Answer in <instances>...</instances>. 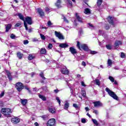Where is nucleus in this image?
Listing matches in <instances>:
<instances>
[{
  "label": "nucleus",
  "instance_id": "obj_63",
  "mask_svg": "<svg viewBox=\"0 0 126 126\" xmlns=\"http://www.w3.org/2000/svg\"><path fill=\"white\" fill-rule=\"evenodd\" d=\"M34 126H39V124H38V123L36 122L34 123Z\"/></svg>",
  "mask_w": 126,
  "mask_h": 126
},
{
  "label": "nucleus",
  "instance_id": "obj_31",
  "mask_svg": "<svg viewBox=\"0 0 126 126\" xmlns=\"http://www.w3.org/2000/svg\"><path fill=\"white\" fill-rule=\"evenodd\" d=\"M82 95L83 97L86 96V92L84 90H82Z\"/></svg>",
  "mask_w": 126,
  "mask_h": 126
},
{
  "label": "nucleus",
  "instance_id": "obj_64",
  "mask_svg": "<svg viewBox=\"0 0 126 126\" xmlns=\"http://www.w3.org/2000/svg\"><path fill=\"white\" fill-rule=\"evenodd\" d=\"M87 116H88V117H89V118H91V115H90V114H89V113H87Z\"/></svg>",
  "mask_w": 126,
  "mask_h": 126
},
{
  "label": "nucleus",
  "instance_id": "obj_23",
  "mask_svg": "<svg viewBox=\"0 0 126 126\" xmlns=\"http://www.w3.org/2000/svg\"><path fill=\"white\" fill-rule=\"evenodd\" d=\"M47 53V50L45 48H41L40 50V54L45 55Z\"/></svg>",
  "mask_w": 126,
  "mask_h": 126
},
{
  "label": "nucleus",
  "instance_id": "obj_41",
  "mask_svg": "<svg viewBox=\"0 0 126 126\" xmlns=\"http://www.w3.org/2000/svg\"><path fill=\"white\" fill-rule=\"evenodd\" d=\"M88 25L90 26V28L91 29H94V26H93V25H92L91 23H89Z\"/></svg>",
  "mask_w": 126,
  "mask_h": 126
},
{
  "label": "nucleus",
  "instance_id": "obj_54",
  "mask_svg": "<svg viewBox=\"0 0 126 126\" xmlns=\"http://www.w3.org/2000/svg\"><path fill=\"white\" fill-rule=\"evenodd\" d=\"M82 65L83 66H86V63L84 61L82 62Z\"/></svg>",
  "mask_w": 126,
  "mask_h": 126
},
{
  "label": "nucleus",
  "instance_id": "obj_2",
  "mask_svg": "<svg viewBox=\"0 0 126 126\" xmlns=\"http://www.w3.org/2000/svg\"><path fill=\"white\" fill-rule=\"evenodd\" d=\"M1 113H2L5 117H9V115L12 113L11 109L9 108H3L1 110Z\"/></svg>",
  "mask_w": 126,
  "mask_h": 126
},
{
  "label": "nucleus",
  "instance_id": "obj_55",
  "mask_svg": "<svg viewBox=\"0 0 126 126\" xmlns=\"http://www.w3.org/2000/svg\"><path fill=\"white\" fill-rule=\"evenodd\" d=\"M81 85H82V86H84V87H85V86H86L84 82H81Z\"/></svg>",
  "mask_w": 126,
  "mask_h": 126
},
{
  "label": "nucleus",
  "instance_id": "obj_40",
  "mask_svg": "<svg viewBox=\"0 0 126 126\" xmlns=\"http://www.w3.org/2000/svg\"><path fill=\"white\" fill-rule=\"evenodd\" d=\"M15 38H16V36H15V35H14V34L12 33L10 35V38L11 39H15Z\"/></svg>",
  "mask_w": 126,
  "mask_h": 126
},
{
  "label": "nucleus",
  "instance_id": "obj_38",
  "mask_svg": "<svg viewBox=\"0 0 126 126\" xmlns=\"http://www.w3.org/2000/svg\"><path fill=\"white\" fill-rule=\"evenodd\" d=\"M41 118H42L43 120H47V119H48V115H46L42 116Z\"/></svg>",
  "mask_w": 126,
  "mask_h": 126
},
{
  "label": "nucleus",
  "instance_id": "obj_57",
  "mask_svg": "<svg viewBox=\"0 0 126 126\" xmlns=\"http://www.w3.org/2000/svg\"><path fill=\"white\" fill-rule=\"evenodd\" d=\"M94 113L95 115H98V111H97V110H94Z\"/></svg>",
  "mask_w": 126,
  "mask_h": 126
},
{
  "label": "nucleus",
  "instance_id": "obj_50",
  "mask_svg": "<svg viewBox=\"0 0 126 126\" xmlns=\"http://www.w3.org/2000/svg\"><path fill=\"white\" fill-rule=\"evenodd\" d=\"M73 106L75 108V109H78V105H77V104L74 103Z\"/></svg>",
  "mask_w": 126,
  "mask_h": 126
},
{
  "label": "nucleus",
  "instance_id": "obj_42",
  "mask_svg": "<svg viewBox=\"0 0 126 126\" xmlns=\"http://www.w3.org/2000/svg\"><path fill=\"white\" fill-rule=\"evenodd\" d=\"M56 100L58 102L60 106H61V100H60V97H56Z\"/></svg>",
  "mask_w": 126,
  "mask_h": 126
},
{
  "label": "nucleus",
  "instance_id": "obj_4",
  "mask_svg": "<svg viewBox=\"0 0 126 126\" xmlns=\"http://www.w3.org/2000/svg\"><path fill=\"white\" fill-rule=\"evenodd\" d=\"M77 47H78L79 50H80V49H83L84 51H87V50H88V46H87V44H80V42H79V41L77 42Z\"/></svg>",
  "mask_w": 126,
  "mask_h": 126
},
{
  "label": "nucleus",
  "instance_id": "obj_14",
  "mask_svg": "<svg viewBox=\"0 0 126 126\" xmlns=\"http://www.w3.org/2000/svg\"><path fill=\"white\" fill-rule=\"evenodd\" d=\"M61 72L63 74H68L69 71L67 70L66 67H65L61 69Z\"/></svg>",
  "mask_w": 126,
  "mask_h": 126
},
{
  "label": "nucleus",
  "instance_id": "obj_26",
  "mask_svg": "<svg viewBox=\"0 0 126 126\" xmlns=\"http://www.w3.org/2000/svg\"><path fill=\"white\" fill-rule=\"evenodd\" d=\"M33 59H35V56L32 54H30L29 55L28 60H29V61H32V60H33Z\"/></svg>",
  "mask_w": 126,
  "mask_h": 126
},
{
  "label": "nucleus",
  "instance_id": "obj_35",
  "mask_svg": "<svg viewBox=\"0 0 126 126\" xmlns=\"http://www.w3.org/2000/svg\"><path fill=\"white\" fill-rule=\"evenodd\" d=\"M93 122L94 123V125H95V126H98V122L97 121V120H96L95 119H92Z\"/></svg>",
  "mask_w": 126,
  "mask_h": 126
},
{
  "label": "nucleus",
  "instance_id": "obj_53",
  "mask_svg": "<svg viewBox=\"0 0 126 126\" xmlns=\"http://www.w3.org/2000/svg\"><path fill=\"white\" fill-rule=\"evenodd\" d=\"M4 95V92H2L0 94V98H1V97H3Z\"/></svg>",
  "mask_w": 126,
  "mask_h": 126
},
{
  "label": "nucleus",
  "instance_id": "obj_1",
  "mask_svg": "<svg viewBox=\"0 0 126 126\" xmlns=\"http://www.w3.org/2000/svg\"><path fill=\"white\" fill-rule=\"evenodd\" d=\"M105 91L107 92L109 96L113 98V99H115V100L119 99V98L118 97V96H117V94H116L115 93L111 91V90H110V89H109L108 88H106L105 89Z\"/></svg>",
  "mask_w": 126,
  "mask_h": 126
},
{
  "label": "nucleus",
  "instance_id": "obj_61",
  "mask_svg": "<svg viewBox=\"0 0 126 126\" xmlns=\"http://www.w3.org/2000/svg\"><path fill=\"white\" fill-rule=\"evenodd\" d=\"M38 41V39L37 38H33L32 39V42H37Z\"/></svg>",
  "mask_w": 126,
  "mask_h": 126
},
{
  "label": "nucleus",
  "instance_id": "obj_36",
  "mask_svg": "<svg viewBox=\"0 0 126 126\" xmlns=\"http://www.w3.org/2000/svg\"><path fill=\"white\" fill-rule=\"evenodd\" d=\"M21 25H22V23H17V24H16L15 25V27H20V26H21Z\"/></svg>",
  "mask_w": 126,
  "mask_h": 126
},
{
  "label": "nucleus",
  "instance_id": "obj_34",
  "mask_svg": "<svg viewBox=\"0 0 126 126\" xmlns=\"http://www.w3.org/2000/svg\"><path fill=\"white\" fill-rule=\"evenodd\" d=\"M50 10H51V7H50L49 6H47L45 7V11H46V12H49V11H50Z\"/></svg>",
  "mask_w": 126,
  "mask_h": 126
},
{
  "label": "nucleus",
  "instance_id": "obj_15",
  "mask_svg": "<svg viewBox=\"0 0 126 126\" xmlns=\"http://www.w3.org/2000/svg\"><path fill=\"white\" fill-rule=\"evenodd\" d=\"M69 52H70L72 55H75V54L77 53V52H76V49H74L73 47H70Z\"/></svg>",
  "mask_w": 126,
  "mask_h": 126
},
{
  "label": "nucleus",
  "instance_id": "obj_21",
  "mask_svg": "<svg viewBox=\"0 0 126 126\" xmlns=\"http://www.w3.org/2000/svg\"><path fill=\"white\" fill-rule=\"evenodd\" d=\"M84 13L85 14H90V13H91V11L90 10V9L88 8L85 9Z\"/></svg>",
  "mask_w": 126,
  "mask_h": 126
},
{
  "label": "nucleus",
  "instance_id": "obj_60",
  "mask_svg": "<svg viewBox=\"0 0 126 126\" xmlns=\"http://www.w3.org/2000/svg\"><path fill=\"white\" fill-rule=\"evenodd\" d=\"M109 26L108 25H106V26H105V29L106 30H109Z\"/></svg>",
  "mask_w": 126,
  "mask_h": 126
},
{
  "label": "nucleus",
  "instance_id": "obj_17",
  "mask_svg": "<svg viewBox=\"0 0 126 126\" xmlns=\"http://www.w3.org/2000/svg\"><path fill=\"white\" fill-rule=\"evenodd\" d=\"M28 100L26 99H21V102L23 106H25L27 104Z\"/></svg>",
  "mask_w": 126,
  "mask_h": 126
},
{
  "label": "nucleus",
  "instance_id": "obj_20",
  "mask_svg": "<svg viewBox=\"0 0 126 126\" xmlns=\"http://www.w3.org/2000/svg\"><path fill=\"white\" fill-rule=\"evenodd\" d=\"M107 19L110 24H112V25H114V22L113 21V17H108Z\"/></svg>",
  "mask_w": 126,
  "mask_h": 126
},
{
  "label": "nucleus",
  "instance_id": "obj_13",
  "mask_svg": "<svg viewBox=\"0 0 126 126\" xmlns=\"http://www.w3.org/2000/svg\"><path fill=\"white\" fill-rule=\"evenodd\" d=\"M37 12H38L40 16H44V15H45V13H44V11H43V10L40 8H37Z\"/></svg>",
  "mask_w": 126,
  "mask_h": 126
},
{
  "label": "nucleus",
  "instance_id": "obj_5",
  "mask_svg": "<svg viewBox=\"0 0 126 126\" xmlns=\"http://www.w3.org/2000/svg\"><path fill=\"white\" fill-rule=\"evenodd\" d=\"M18 16L19 17V18L21 19V20H23L24 21V25L25 27L26 30H28V27H27V24L25 22V20L24 19V16L21 14V13H19L18 14Z\"/></svg>",
  "mask_w": 126,
  "mask_h": 126
},
{
  "label": "nucleus",
  "instance_id": "obj_24",
  "mask_svg": "<svg viewBox=\"0 0 126 126\" xmlns=\"http://www.w3.org/2000/svg\"><path fill=\"white\" fill-rule=\"evenodd\" d=\"M107 64L108 66H112V64H113V61H112L111 59H108L107 61Z\"/></svg>",
  "mask_w": 126,
  "mask_h": 126
},
{
  "label": "nucleus",
  "instance_id": "obj_45",
  "mask_svg": "<svg viewBox=\"0 0 126 126\" xmlns=\"http://www.w3.org/2000/svg\"><path fill=\"white\" fill-rule=\"evenodd\" d=\"M81 122H82V124H85V123H86V119H85L84 118H82Z\"/></svg>",
  "mask_w": 126,
  "mask_h": 126
},
{
  "label": "nucleus",
  "instance_id": "obj_22",
  "mask_svg": "<svg viewBox=\"0 0 126 126\" xmlns=\"http://www.w3.org/2000/svg\"><path fill=\"white\" fill-rule=\"evenodd\" d=\"M76 17L79 22H82V18H80L78 13H76Z\"/></svg>",
  "mask_w": 126,
  "mask_h": 126
},
{
  "label": "nucleus",
  "instance_id": "obj_44",
  "mask_svg": "<svg viewBox=\"0 0 126 126\" xmlns=\"http://www.w3.org/2000/svg\"><path fill=\"white\" fill-rule=\"evenodd\" d=\"M47 25L48 26H52V25H53V23H52L51 21H49L47 23Z\"/></svg>",
  "mask_w": 126,
  "mask_h": 126
},
{
  "label": "nucleus",
  "instance_id": "obj_9",
  "mask_svg": "<svg viewBox=\"0 0 126 126\" xmlns=\"http://www.w3.org/2000/svg\"><path fill=\"white\" fill-rule=\"evenodd\" d=\"M19 122H20V119L17 117H13L11 119V122L15 125L18 124Z\"/></svg>",
  "mask_w": 126,
  "mask_h": 126
},
{
  "label": "nucleus",
  "instance_id": "obj_43",
  "mask_svg": "<svg viewBox=\"0 0 126 126\" xmlns=\"http://www.w3.org/2000/svg\"><path fill=\"white\" fill-rule=\"evenodd\" d=\"M40 38H41L42 40H45L46 39V37L42 34H40Z\"/></svg>",
  "mask_w": 126,
  "mask_h": 126
},
{
  "label": "nucleus",
  "instance_id": "obj_32",
  "mask_svg": "<svg viewBox=\"0 0 126 126\" xmlns=\"http://www.w3.org/2000/svg\"><path fill=\"white\" fill-rule=\"evenodd\" d=\"M39 76H40L42 79H46V78L44 76V73L42 72L40 73Z\"/></svg>",
  "mask_w": 126,
  "mask_h": 126
},
{
  "label": "nucleus",
  "instance_id": "obj_48",
  "mask_svg": "<svg viewBox=\"0 0 126 126\" xmlns=\"http://www.w3.org/2000/svg\"><path fill=\"white\" fill-rule=\"evenodd\" d=\"M23 43L24 45H27V44L29 43V41H28L27 40H24Z\"/></svg>",
  "mask_w": 126,
  "mask_h": 126
},
{
  "label": "nucleus",
  "instance_id": "obj_19",
  "mask_svg": "<svg viewBox=\"0 0 126 126\" xmlns=\"http://www.w3.org/2000/svg\"><path fill=\"white\" fill-rule=\"evenodd\" d=\"M59 47L63 48H67V47H68V45L66 43H61L59 45Z\"/></svg>",
  "mask_w": 126,
  "mask_h": 126
},
{
  "label": "nucleus",
  "instance_id": "obj_62",
  "mask_svg": "<svg viewBox=\"0 0 126 126\" xmlns=\"http://www.w3.org/2000/svg\"><path fill=\"white\" fill-rule=\"evenodd\" d=\"M85 109L86 112H88V111H89V108L88 107H85Z\"/></svg>",
  "mask_w": 126,
  "mask_h": 126
},
{
  "label": "nucleus",
  "instance_id": "obj_11",
  "mask_svg": "<svg viewBox=\"0 0 126 126\" xmlns=\"http://www.w3.org/2000/svg\"><path fill=\"white\" fill-rule=\"evenodd\" d=\"M25 22L27 23L29 25H31L32 24V19L30 17H27L25 18Z\"/></svg>",
  "mask_w": 126,
  "mask_h": 126
},
{
  "label": "nucleus",
  "instance_id": "obj_3",
  "mask_svg": "<svg viewBox=\"0 0 126 126\" xmlns=\"http://www.w3.org/2000/svg\"><path fill=\"white\" fill-rule=\"evenodd\" d=\"M15 88L18 92H20V91H22L23 89H24V86L22 83L17 82L15 84Z\"/></svg>",
  "mask_w": 126,
  "mask_h": 126
},
{
  "label": "nucleus",
  "instance_id": "obj_51",
  "mask_svg": "<svg viewBox=\"0 0 126 126\" xmlns=\"http://www.w3.org/2000/svg\"><path fill=\"white\" fill-rule=\"evenodd\" d=\"M125 53H124L123 52L121 53V58H124L125 57Z\"/></svg>",
  "mask_w": 126,
  "mask_h": 126
},
{
  "label": "nucleus",
  "instance_id": "obj_30",
  "mask_svg": "<svg viewBox=\"0 0 126 126\" xmlns=\"http://www.w3.org/2000/svg\"><path fill=\"white\" fill-rule=\"evenodd\" d=\"M17 57L18 58H19V59L20 60L21 59H22V57H23V54H22V53H21L20 52H19L17 54Z\"/></svg>",
  "mask_w": 126,
  "mask_h": 126
},
{
  "label": "nucleus",
  "instance_id": "obj_58",
  "mask_svg": "<svg viewBox=\"0 0 126 126\" xmlns=\"http://www.w3.org/2000/svg\"><path fill=\"white\" fill-rule=\"evenodd\" d=\"M54 92H55V93H58V92H60V91L58 89H56L54 90Z\"/></svg>",
  "mask_w": 126,
  "mask_h": 126
},
{
  "label": "nucleus",
  "instance_id": "obj_47",
  "mask_svg": "<svg viewBox=\"0 0 126 126\" xmlns=\"http://www.w3.org/2000/svg\"><path fill=\"white\" fill-rule=\"evenodd\" d=\"M63 19L64 21L65 22H66V23H68V20H67V19H66L64 17V16H63Z\"/></svg>",
  "mask_w": 126,
  "mask_h": 126
},
{
  "label": "nucleus",
  "instance_id": "obj_33",
  "mask_svg": "<svg viewBox=\"0 0 126 126\" xmlns=\"http://www.w3.org/2000/svg\"><path fill=\"white\" fill-rule=\"evenodd\" d=\"M94 81H95V84H96V85L100 86V80H99L98 79H95Z\"/></svg>",
  "mask_w": 126,
  "mask_h": 126
},
{
  "label": "nucleus",
  "instance_id": "obj_37",
  "mask_svg": "<svg viewBox=\"0 0 126 126\" xmlns=\"http://www.w3.org/2000/svg\"><path fill=\"white\" fill-rule=\"evenodd\" d=\"M48 49H49V50H51V49H52L53 48V44H52L51 43H49L48 46H47Z\"/></svg>",
  "mask_w": 126,
  "mask_h": 126
},
{
  "label": "nucleus",
  "instance_id": "obj_10",
  "mask_svg": "<svg viewBox=\"0 0 126 126\" xmlns=\"http://www.w3.org/2000/svg\"><path fill=\"white\" fill-rule=\"evenodd\" d=\"M48 110L49 113L51 114H56V108L53 106L48 107Z\"/></svg>",
  "mask_w": 126,
  "mask_h": 126
},
{
  "label": "nucleus",
  "instance_id": "obj_27",
  "mask_svg": "<svg viewBox=\"0 0 126 126\" xmlns=\"http://www.w3.org/2000/svg\"><path fill=\"white\" fill-rule=\"evenodd\" d=\"M39 97L40 99H41V100H42L43 101H46V100H47V98L45 97V96L39 94Z\"/></svg>",
  "mask_w": 126,
  "mask_h": 126
},
{
  "label": "nucleus",
  "instance_id": "obj_49",
  "mask_svg": "<svg viewBox=\"0 0 126 126\" xmlns=\"http://www.w3.org/2000/svg\"><path fill=\"white\" fill-rule=\"evenodd\" d=\"M67 1L68 2V4H69V5L71 6H72V2H71L70 0H67Z\"/></svg>",
  "mask_w": 126,
  "mask_h": 126
},
{
  "label": "nucleus",
  "instance_id": "obj_28",
  "mask_svg": "<svg viewBox=\"0 0 126 126\" xmlns=\"http://www.w3.org/2000/svg\"><path fill=\"white\" fill-rule=\"evenodd\" d=\"M68 107H69V103H68V102H66L64 105V110H67Z\"/></svg>",
  "mask_w": 126,
  "mask_h": 126
},
{
  "label": "nucleus",
  "instance_id": "obj_12",
  "mask_svg": "<svg viewBox=\"0 0 126 126\" xmlns=\"http://www.w3.org/2000/svg\"><path fill=\"white\" fill-rule=\"evenodd\" d=\"M5 72L8 76L9 80L11 81V80H12V76L11 75V73H10V72L7 70H5Z\"/></svg>",
  "mask_w": 126,
  "mask_h": 126
},
{
  "label": "nucleus",
  "instance_id": "obj_52",
  "mask_svg": "<svg viewBox=\"0 0 126 126\" xmlns=\"http://www.w3.org/2000/svg\"><path fill=\"white\" fill-rule=\"evenodd\" d=\"M24 88H25V89H26L27 90H28V91H29V92L30 93H31V91H30V90H29V88H28V87L25 86V87H24Z\"/></svg>",
  "mask_w": 126,
  "mask_h": 126
},
{
  "label": "nucleus",
  "instance_id": "obj_8",
  "mask_svg": "<svg viewBox=\"0 0 126 126\" xmlns=\"http://www.w3.org/2000/svg\"><path fill=\"white\" fill-rule=\"evenodd\" d=\"M93 104H94V107L95 108H99V107H102L103 106V103L100 101L94 102Z\"/></svg>",
  "mask_w": 126,
  "mask_h": 126
},
{
  "label": "nucleus",
  "instance_id": "obj_25",
  "mask_svg": "<svg viewBox=\"0 0 126 126\" xmlns=\"http://www.w3.org/2000/svg\"><path fill=\"white\" fill-rule=\"evenodd\" d=\"M120 45H122V41H116L115 43V47H119Z\"/></svg>",
  "mask_w": 126,
  "mask_h": 126
},
{
  "label": "nucleus",
  "instance_id": "obj_29",
  "mask_svg": "<svg viewBox=\"0 0 126 126\" xmlns=\"http://www.w3.org/2000/svg\"><path fill=\"white\" fill-rule=\"evenodd\" d=\"M102 2H103V0H97V5L98 6H100L101 4H102Z\"/></svg>",
  "mask_w": 126,
  "mask_h": 126
},
{
  "label": "nucleus",
  "instance_id": "obj_39",
  "mask_svg": "<svg viewBox=\"0 0 126 126\" xmlns=\"http://www.w3.org/2000/svg\"><path fill=\"white\" fill-rule=\"evenodd\" d=\"M109 79L111 81V82H115V79H114L112 76H109Z\"/></svg>",
  "mask_w": 126,
  "mask_h": 126
},
{
  "label": "nucleus",
  "instance_id": "obj_18",
  "mask_svg": "<svg viewBox=\"0 0 126 126\" xmlns=\"http://www.w3.org/2000/svg\"><path fill=\"white\" fill-rule=\"evenodd\" d=\"M62 2V0H57V2L55 3V5L58 8L61 7V3Z\"/></svg>",
  "mask_w": 126,
  "mask_h": 126
},
{
  "label": "nucleus",
  "instance_id": "obj_16",
  "mask_svg": "<svg viewBox=\"0 0 126 126\" xmlns=\"http://www.w3.org/2000/svg\"><path fill=\"white\" fill-rule=\"evenodd\" d=\"M12 25L10 24H8L7 25H5V28H6V30H5V32H8V31H9V30H10V29H11V27H12Z\"/></svg>",
  "mask_w": 126,
  "mask_h": 126
},
{
  "label": "nucleus",
  "instance_id": "obj_56",
  "mask_svg": "<svg viewBox=\"0 0 126 126\" xmlns=\"http://www.w3.org/2000/svg\"><path fill=\"white\" fill-rule=\"evenodd\" d=\"M91 54L92 55H94V54H96V51H91Z\"/></svg>",
  "mask_w": 126,
  "mask_h": 126
},
{
  "label": "nucleus",
  "instance_id": "obj_59",
  "mask_svg": "<svg viewBox=\"0 0 126 126\" xmlns=\"http://www.w3.org/2000/svg\"><path fill=\"white\" fill-rule=\"evenodd\" d=\"M35 72H32L31 74L32 77H33L34 75H35Z\"/></svg>",
  "mask_w": 126,
  "mask_h": 126
},
{
  "label": "nucleus",
  "instance_id": "obj_6",
  "mask_svg": "<svg viewBox=\"0 0 126 126\" xmlns=\"http://www.w3.org/2000/svg\"><path fill=\"white\" fill-rule=\"evenodd\" d=\"M56 125V120L54 118L51 119L47 123V126H54Z\"/></svg>",
  "mask_w": 126,
  "mask_h": 126
},
{
  "label": "nucleus",
  "instance_id": "obj_7",
  "mask_svg": "<svg viewBox=\"0 0 126 126\" xmlns=\"http://www.w3.org/2000/svg\"><path fill=\"white\" fill-rule=\"evenodd\" d=\"M55 36L58 37L60 40H63L64 37H63V35L61 33V32H59L57 31L55 32Z\"/></svg>",
  "mask_w": 126,
  "mask_h": 126
},
{
  "label": "nucleus",
  "instance_id": "obj_46",
  "mask_svg": "<svg viewBox=\"0 0 126 126\" xmlns=\"http://www.w3.org/2000/svg\"><path fill=\"white\" fill-rule=\"evenodd\" d=\"M106 47L108 50H111V49H112V47L110 45H107L106 46Z\"/></svg>",
  "mask_w": 126,
  "mask_h": 126
}]
</instances>
